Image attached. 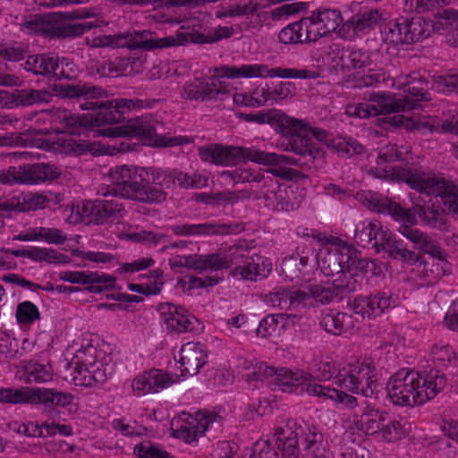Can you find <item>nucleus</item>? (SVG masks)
Returning a JSON list of instances; mask_svg holds the SVG:
<instances>
[{"label":"nucleus","instance_id":"nucleus-19","mask_svg":"<svg viewBox=\"0 0 458 458\" xmlns=\"http://www.w3.org/2000/svg\"><path fill=\"white\" fill-rule=\"evenodd\" d=\"M157 310L163 325L170 332H191L198 323V319L191 316L187 310L169 302L160 303Z\"/></svg>","mask_w":458,"mask_h":458},{"label":"nucleus","instance_id":"nucleus-42","mask_svg":"<svg viewBox=\"0 0 458 458\" xmlns=\"http://www.w3.org/2000/svg\"><path fill=\"white\" fill-rule=\"evenodd\" d=\"M31 403H43L47 406L68 407L73 403L74 396L54 388H33Z\"/></svg>","mask_w":458,"mask_h":458},{"label":"nucleus","instance_id":"nucleus-63","mask_svg":"<svg viewBox=\"0 0 458 458\" xmlns=\"http://www.w3.org/2000/svg\"><path fill=\"white\" fill-rule=\"evenodd\" d=\"M16 319L20 324H33L40 318L38 307L30 301H24L17 305Z\"/></svg>","mask_w":458,"mask_h":458},{"label":"nucleus","instance_id":"nucleus-44","mask_svg":"<svg viewBox=\"0 0 458 458\" xmlns=\"http://www.w3.org/2000/svg\"><path fill=\"white\" fill-rule=\"evenodd\" d=\"M244 119L247 122H254L259 124L270 123L272 121L278 120L284 126L289 128L294 133L300 132L301 134L302 131H307V124L304 123L303 121L281 114H275L273 112L248 114H244Z\"/></svg>","mask_w":458,"mask_h":458},{"label":"nucleus","instance_id":"nucleus-8","mask_svg":"<svg viewBox=\"0 0 458 458\" xmlns=\"http://www.w3.org/2000/svg\"><path fill=\"white\" fill-rule=\"evenodd\" d=\"M335 385L353 394L372 397L377 392V372L372 361L355 360L338 370Z\"/></svg>","mask_w":458,"mask_h":458},{"label":"nucleus","instance_id":"nucleus-38","mask_svg":"<svg viewBox=\"0 0 458 458\" xmlns=\"http://www.w3.org/2000/svg\"><path fill=\"white\" fill-rule=\"evenodd\" d=\"M385 419H386L385 411L368 405L360 415L355 414L353 416V422L356 428L366 435L374 436L379 435Z\"/></svg>","mask_w":458,"mask_h":458},{"label":"nucleus","instance_id":"nucleus-37","mask_svg":"<svg viewBox=\"0 0 458 458\" xmlns=\"http://www.w3.org/2000/svg\"><path fill=\"white\" fill-rule=\"evenodd\" d=\"M366 99L370 102L369 106L377 109V115L408 111L412 107L409 103L397 99L394 95L385 92L369 93Z\"/></svg>","mask_w":458,"mask_h":458},{"label":"nucleus","instance_id":"nucleus-53","mask_svg":"<svg viewBox=\"0 0 458 458\" xmlns=\"http://www.w3.org/2000/svg\"><path fill=\"white\" fill-rule=\"evenodd\" d=\"M417 214L420 220L428 227L437 229L442 232L449 230L448 220L443 212L431 208L420 207Z\"/></svg>","mask_w":458,"mask_h":458},{"label":"nucleus","instance_id":"nucleus-13","mask_svg":"<svg viewBox=\"0 0 458 458\" xmlns=\"http://www.w3.org/2000/svg\"><path fill=\"white\" fill-rule=\"evenodd\" d=\"M8 174L12 180V185L15 183L38 184L58 178L61 170L55 165L38 163L19 168L11 166L8 169Z\"/></svg>","mask_w":458,"mask_h":458},{"label":"nucleus","instance_id":"nucleus-43","mask_svg":"<svg viewBox=\"0 0 458 458\" xmlns=\"http://www.w3.org/2000/svg\"><path fill=\"white\" fill-rule=\"evenodd\" d=\"M386 230H383L380 222L366 219L356 225L354 240L355 242L361 247H366L371 243L372 241H375L374 246L377 247L380 235L386 233Z\"/></svg>","mask_w":458,"mask_h":458},{"label":"nucleus","instance_id":"nucleus-21","mask_svg":"<svg viewBox=\"0 0 458 458\" xmlns=\"http://www.w3.org/2000/svg\"><path fill=\"white\" fill-rule=\"evenodd\" d=\"M151 33L148 30L127 31L118 35L116 47H127L130 49H153L163 48L180 45L175 36H169L161 38H148Z\"/></svg>","mask_w":458,"mask_h":458},{"label":"nucleus","instance_id":"nucleus-17","mask_svg":"<svg viewBox=\"0 0 458 458\" xmlns=\"http://www.w3.org/2000/svg\"><path fill=\"white\" fill-rule=\"evenodd\" d=\"M362 202L369 209L377 213L391 215L396 220L406 222L412 228H414L412 225L417 223L416 215L411 209H404L396 202L376 192L365 193ZM402 225H407L403 224Z\"/></svg>","mask_w":458,"mask_h":458},{"label":"nucleus","instance_id":"nucleus-25","mask_svg":"<svg viewBox=\"0 0 458 458\" xmlns=\"http://www.w3.org/2000/svg\"><path fill=\"white\" fill-rule=\"evenodd\" d=\"M61 280L72 284H87L89 293H100L114 287L115 278L112 276L98 274L97 272L64 271L59 275Z\"/></svg>","mask_w":458,"mask_h":458},{"label":"nucleus","instance_id":"nucleus-3","mask_svg":"<svg viewBox=\"0 0 458 458\" xmlns=\"http://www.w3.org/2000/svg\"><path fill=\"white\" fill-rule=\"evenodd\" d=\"M276 383L283 392H295L301 394L317 397L323 401L330 400L335 405H342L347 409L358 406L355 396L330 386L317 382L310 373L279 369Z\"/></svg>","mask_w":458,"mask_h":458},{"label":"nucleus","instance_id":"nucleus-41","mask_svg":"<svg viewBox=\"0 0 458 458\" xmlns=\"http://www.w3.org/2000/svg\"><path fill=\"white\" fill-rule=\"evenodd\" d=\"M103 23V21L97 20L96 21H85L77 23L50 24L49 36L59 38H74L94 28L100 27Z\"/></svg>","mask_w":458,"mask_h":458},{"label":"nucleus","instance_id":"nucleus-31","mask_svg":"<svg viewBox=\"0 0 458 458\" xmlns=\"http://www.w3.org/2000/svg\"><path fill=\"white\" fill-rule=\"evenodd\" d=\"M312 255L313 249L305 245L300 247L297 255L285 258L281 265L282 273L285 278L297 284L301 282L304 276V268L308 266Z\"/></svg>","mask_w":458,"mask_h":458},{"label":"nucleus","instance_id":"nucleus-24","mask_svg":"<svg viewBox=\"0 0 458 458\" xmlns=\"http://www.w3.org/2000/svg\"><path fill=\"white\" fill-rule=\"evenodd\" d=\"M65 95L70 98H76L80 109L95 111L98 106L108 97L107 91L91 83H79L68 86Z\"/></svg>","mask_w":458,"mask_h":458},{"label":"nucleus","instance_id":"nucleus-57","mask_svg":"<svg viewBox=\"0 0 458 458\" xmlns=\"http://www.w3.org/2000/svg\"><path fill=\"white\" fill-rule=\"evenodd\" d=\"M32 389L30 388H0V403H31Z\"/></svg>","mask_w":458,"mask_h":458},{"label":"nucleus","instance_id":"nucleus-5","mask_svg":"<svg viewBox=\"0 0 458 458\" xmlns=\"http://www.w3.org/2000/svg\"><path fill=\"white\" fill-rule=\"evenodd\" d=\"M198 155L201 161L221 166H233L247 161L263 165L292 164V158L284 155L262 151L254 147L224 146L217 143L199 147Z\"/></svg>","mask_w":458,"mask_h":458},{"label":"nucleus","instance_id":"nucleus-60","mask_svg":"<svg viewBox=\"0 0 458 458\" xmlns=\"http://www.w3.org/2000/svg\"><path fill=\"white\" fill-rule=\"evenodd\" d=\"M133 454L138 458H175L150 441H143L136 445L133 449Z\"/></svg>","mask_w":458,"mask_h":458},{"label":"nucleus","instance_id":"nucleus-20","mask_svg":"<svg viewBox=\"0 0 458 458\" xmlns=\"http://www.w3.org/2000/svg\"><path fill=\"white\" fill-rule=\"evenodd\" d=\"M302 424L303 420L287 419L275 428V442L283 458H300L298 430L301 431Z\"/></svg>","mask_w":458,"mask_h":458},{"label":"nucleus","instance_id":"nucleus-59","mask_svg":"<svg viewBox=\"0 0 458 458\" xmlns=\"http://www.w3.org/2000/svg\"><path fill=\"white\" fill-rule=\"evenodd\" d=\"M388 77L387 72L382 68L369 69L366 73L354 76L355 87H373L386 81Z\"/></svg>","mask_w":458,"mask_h":458},{"label":"nucleus","instance_id":"nucleus-47","mask_svg":"<svg viewBox=\"0 0 458 458\" xmlns=\"http://www.w3.org/2000/svg\"><path fill=\"white\" fill-rule=\"evenodd\" d=\"M57 117L68 134H81L93 123L92 114H72L66 109L59 110Z\"/></svg>","mask_w":458,"mask_h":458},{"label":"nucleus","instance_id":"nucleus-51","mask_svg":"<svg viewBox=\"0 0 458 458\" xmlns=\"http://www.w3.org/2000/svg\"><path fill=\"white\" fill-rule=\"evenodd\" d=\"M112 100H104L95 110L92 126L100 127L106 124H114L121 121V112L113 105Z\"/></svg>","mask_w":458,"mask_h":458},{"label":"nucleus","instance_id":"nucleus-4","mask_svg":"<svg viewBox=\"0 0 458 458\" xmlns=\"http://www.w3.org/2000/svg\"><path fill=\"white\" fill-rule=\"evenodd\" d=\"M68 366L73 384L85 387L103 385L114 373L112 357L91 344L76 351Z\"/></svg>","mask_w":458,"mask_h":458},{"label":"nucleus","instance_id":"nucleus-30","mask_svg":"<svg viewBox=\"0 0 458 458\" xmlns=\"http://www.w3.org/2000/svg\"><path fill=\"white\" fill-rule=\"evenodd\" d=\"M170 230L182 237L227 235L233 232L232 225L224 223L175 224Z\"/></svg>","mask_w":458,"mask_h":458},{"label":"nucleus","instance_id":"nucleus-35","mask_svg":"<svg viewBox=\"0 0 458 458\" xmlns=\"http://www.w3.org/2000/svg\"><path fill=\"white\" fill-rule=\"evenodd\" d=\"M1 251L15 257L27 258L38 262L45 261L49 264H61L69 261V258L66 255L48 248L32 247L28 250L1 248Z\"/></svg>","mask_w":458,"mask_h":458},{"label":"nucleus","instance_id":"nucleus-61","mask_svg":"<svg viewBox=\"0 0 458 458\" xmlns=\"http://www.w3.org/2000/svg\"><path fill=\"white\" fill-rule=\"evenodd\" d=\"M278 369H276L272 367H268L264 363H258L253 367V370L250 371L248 374L242 375L246 380L256 381L267 384L271 382H276L277 377Z\"/></svg>","mask_w":458,"mask_h":458},{"label":"nucleus","instance_id":"nucleus-36","mask_svg":"<svg viewBox=\"0 0 458 458\" xmlns=\"http://www.w3.org/2000/svg\"><path fill=\"white\" fill-rule=\"evenodd\" d=\"M278 39L285 45L315 43L306 17L283 28L278 33Z\"/></svg>","mask_w":458,"mask_h":458},{"label":"nucleus","instance_id":"nucleus-56","mask_svg":"<svg viewBox=\"0 0 458 458\" xmlns=\"http://www.w3.org/2000/svg\"><path fill=\"white\" fill-rule=\"evenodd\" d=\"M408 31L410 33L411 44L427 38L430 36L432 24L422 17L407 19Z\"/></svg>","mask_w":458,"mask_h":458},{"label":"nucleus","instance_id":"nucleus-58","mask_svg":"<svg viewBox=\"0 0 458 458\" xmlns=\"http://www.w3.org/2000/svg\"><path fill=\"white\" fill-rule=\"evenodd\" d=\"M150 276L154 279L153 283L146 284H129V290L131 292L141 293L145 295L158 294L164 284V272L161 269H155L151 271Z\"/></svg>","mask_w":458,"mask_h":458},{"label":"nucleus","instance_id":"nucleus-45","mask_svg":"<svg viewBox=\"0 0 458 458\" xmlns=\"http://www.w3.org/2000/svg\"><path fill=\"white\" fill-rule=\"evenodd\" d=\"M24 381L28 384H42L53 380L55 372L50 363L30 360L23 365Z\"/></svg>","mask_w":458,"mask_h":458},{"label":"nucleus","instance_id":"nucleus-18","mask_svg":"<svg viewBox=\"0 0 458 458\" xmlns=\"http://www.w3.org/2000/svg\"><path fill=\"white\" fill-rule=\"evenodd\" d=\"M306 19L315 42L335 32L343 22L341 12L334 8L317 9L306 16Z\"/></svg>","mask_w":458,"mask_h":458},{"label":"nucleus","instance_id":"nucleus-2","mask_svg":"<svg viewBox=\"0 0 458 458\" xmlns=\"http://www.w3.org/2000/svg\"><path fill=\"white\" fill-rule=\"evenodd\" d=\"M445 384V377L439 370L420 372L403 369L388 379L387 396L394 405L412 407L436 397Z\"/></svg>","mask_w":458,"mask_h":458},{"label":"nucleus","instance_id":"nucleus-48","mask_svg":"<svg viewBox=\"0 0 458 458\" xmlns=\"http://www.w3.org/2000/svg\"><path fill=\"white\" fill-rule=\"evenodd\" d=\"M11 98L13 103L16 106H30L35 104L50 102L53 95L47 90L22 89H15Z\"/></svg>","mask_w":458,"mask_h":458},{"label":"nucleus","instance_id":"nucleus-12","mask_svg":"<svg viewBox=\"0 0 458 458\" xmlns=\"http://www.w3.org/2000/svg\"><path fill=\"white\" fill-rule=\"evenodd\" d=\"M229 76L240 77V79L250 78H283V79H316L318 72L306 69L295 68H269L264 64H242L238 69H227Z\"/></svg>","mask_w":458,"mask_h":458},{"label":"nucleus","instance_id":"nucleus-55","mask_svg":"<svg viewBox=\"0 0 458 458\" xmlns=\"http://www.w3.org/2000/svg\"><path fill=\"white\" fill-rule=\"evenodd\" d=\"M19 200L20 212H29L31 210L42 209L49 203V198L44 193L27 192L17 196Z\"/></svg>","mask_w":458,"mask_h":458},{"label":"nucleus","instance_id":"nucleus-33","mask_svg":"<svg viewBox=\"0 0 458 458\" xmlns=\"http://www.w3.org/2000/svg\"><path fill=\"white\" fill-rule=\"evenodd\" d=\"M58 62V57L52 55H32L27 58L23 64V68L36 75L61 78L64 75L63 72H57L59 68Z\"/></svg>","mask_w":458,"mask_h":458},{"label":"nucleus","instance_id":"nucleus-23","mask_svg":"<svg viewBox=\"0 0 458 458\" xmlns=\"http://www.w3.org/2000/svg\"><path fill=\"white\" fill-rule=\"evenodd\" d=\"M319 326L334 335H352L360 329V320L352 314L329 310L320 315Z\"/></svg>","mask_w":458,"mask_h":458},{"label":"nucleus","instance_id":"nucleus-27","mask_svg":"<svg viewBox=\"0 0 458 458\" xmlns=\"http://www.w3.org/2000/svg\"><path fill=\"white\" fill-rule=\"evenodd\" d=\"M207 360L208 350L203 344L189 342L181 347L179 362L182 375H197Z\"/></svg>","mask_w":458,"mask_h":458},{"label":"nucleus","instance_id":"nucleus-52","mask_svg":"<svg viewBox=\"0 0 458 458\" xmlns=\"http://www.w3.org/2000/svg\"><path fill=\"white\" fill-rule=\"evenodd\" d=\"M333 282L342 298L344 294L358 291L361 287L362 278L358 274L348 273V269H343V272L335 276Z\"/></svg>","mask_w":458,"mask_h":458},{"label":"nucleus","instance_id":"nucleus-39","mask_svg":"<svg viewBox=\"0 0 458 458\" xmlns=\"http://www.w3.org/2000/svg\"><path fill=\"white\" fill-rule=\"evenodd\" d=\"M286 189L283 188L277 181L272 177L267 176L265 189H260L257 198H262L266 200L267 206L281 211H287L292 205L285 199Z\"/></svg>","mask_w":458,"mask_h":458},{"label":"nucleus","instance_id":"nucleus-40","mask_svg":"<svg viewBox=\"0 0 458 458\" xmlns=\"http://www.w3.org/2000/svg\"><path fill=\"white\" fill-rule=\"evenodd\" d=\"M301 445L307 456H321L325 452L324 437L318 427L303 421L301 429Z\"/></svg>","mask_w":458,"mask_h":458},{"label":"nucleus","instance_id":"nucleus-14","mask_svg":"<svg viewBox=\"0 0 458 458\" xmlns=\"http://www.w3.org/2000/svg\"><path fill=\"white\" fill-rule=\"evenodd\" d=\"M397 298L388 293H377L369 297H358L349 304L353 316L359 318L360 323L365 318L380 316L386 310L394 307Z\"/></svg>","mask_w":458,"mask_h":458},{"label":"nucleus","instance_id":"nucleus-11","mask_svg":"<svg viewBox=\"0 0 458 458\" xmlns=\"http://www.w3.org/2000/svg\"><path fill=\"white\" fill-rule=\"evenodd\" d=\"M239 257L232 259L230 275L236 279L257 281L268 276L272 269L271 262L259 255H250L242 246L234 244V250Z\"/></svg>","mask_w":458,"mask_h":458},{"label":"nucleus","instance_id":"nucleus-22","mask_svg":"<svg viewBox=\"0 0 458 458\" xmlns=\"http://www.w3.org/2000/svg\"><path fill=\"white\" fill-rule=\"evenodd\" d=\"M392 87L403 89L405 96L401 99L412 106L410 110L415 107L416 102L430 100L428 81L416 72L398 76L393 80Z\"/></svg>","mask_w":458,"mask_h":458},{"label":"nucleus","instance_id":"nucleus-54","mask_svg":"<svg viewBox=\"0 0 458 458\" xmlns=\"http://www.w3.org/2000/svg\"><path fill=\"white\" fill-rule=\"evenodd\" d=\"M345 261V269H348V273L358 274L362 279L363 276L369 272L372 275L376 274L377 267L374 261L358 256L352 247H351L350 259H346Z\"/></svg>","mask_w":458,"mask_h":458},{"label":"nucleus","instance_id":"nucleus-62","mask_svg":"<svg viewBox=\"0 0 458 458\" xmlns=\"http://www.w3.org/2000/svg\"><path fill=\"white\" fill-rule=\"evenodd\" d=\"M451 0H403L405 13H424L432 11L440 4L446 5Z\"/></svg>","mask_w":458,"mask_h":458},{"label":"nucleus","instance_id":"nucleus-32","mask_svg":"<svg viewBox=\"0 0 458 458\" xmlns=\"http://www.w3.org/2000/svg\"><path fill=\"white\" fill-rule=\"evenodd\" d=\"M143 69L144 62L140 58L119 57L113 62L104 63L98 72L106 77L133 76Z\"/></svg>","mask_w":458,"mask_h":458},{"label":"nucleus","instance_id":"nucleus-7","mask_svg":"<svg viewBox=\"0 0 458 458\" xmlns=\"http://www.w3.org/2000/svg\"><path fill=\"white\" fill-rule=\"evenodd\" d=\"M386 177L393 181L404 182L411 188L441 197L448 211L458 216V184L442 177L429 176L417 169L393 166L386 171Z\"/></svg>","mask_w":458,"mask_h":458},{"label":"nucleus","instance_id":"nucleus-50","mask_svg":"<svg viewBox=\"0 0 458 458\" xmlns=\"http://www.w3.org/2000/svg\"><path fill=\"white\" fill-rule=\"evenodd\" d=\"M123 207L116 199H98L96 200L95 222L105 224L121 216Z\"/></svg>","mask_w":458,"mask_h":458},{"label":"nucleus","instance_id":"nucleus-6","mask_svg":"<svg viewBox=\"0 0 458 458\" xmlns=\"http://www.w3.org/2000/svg\"><path fill=\"white\" fill-rule=\"evenodd\" d=\"M398 232L414 244L415 248L430 255L428 259L416 263L412 269L413 277L420 280L421 284H432L448 269L449 263L445 259V251L426 233L409 225H400Z\"/></svg>","mask_w":458,"mask_h":458},{"label":"nucleus","instance_id":"nucleus-1","mask_svg":"<svg viewBox=\"0 0 458 458\" xmlns=\"http://www.w3.org/2000/svg\"><path fill=\"white\" fill-rule=\"evenodd\" d=\"M109 193L141 203L158 204L166 199L165 190L176 183L182 189H202L208 176L195 172L165 171L157 167L117 165L109 170Z\"/></svg>","mask_w":458,"mask_h":458},{"label":"nucleus","instance_id":"nucleus-15","mask_svg":"<svg viewBox=\"0 0 458 458\" xmlns=\"http://www.w3.org/2000/svg\"><path fill=\"white\" fill-rule=\"evenodd\" d=\"M177 381V377L161 369H152L137 375L131 386L134 395L142 396L151 393H158L171 386Z\"/></svg>","mask_w":458,"mask_h":458},{"label":"nucleus","instance_id":"nucleus-64","mask_svg":"<svg viewBox=\"0 0 458 458\" xmlns=\"http://www.w3.org/2000/svg\"><path fill=\"white\" fill-rule=\"evenodd\" d=\"M405 432V428L400 421L390 420L386 416L378 436L388 442H393L403 437Z\"/></svg>","mask_w":458,"mask_h":458},{"label":"nucleus","instance_id":"nucleus-46","mask_svg":"<svg viewBox=\"0 0 458 458\" xmlns=\"http://www.w3.org/2000/svg\"><path fill=\"white\" fill-rule=\"evenodd\" d=\"M220 418L215 412L199 411L196 416V424L189 423L181 427V431L186 442L196 440L199 437L203 436L209 425L216 421Z\"/></svg>","mask_w":458,"mask_h":458},{"label":"nucleus","instance_id":"nucleus-10","mask_svg":"<svg viewBox=\"0 0 458 458\" xmlns=\"http://www.w3.org/2000/svg\"><path fill=\"white\" fill-rule=\"evenodd\" d=\"M100 134L109 138H141L162 147L182 145V141L178 138L157 139V129L154 121L148 116H140L128 121L125 124L107 127L99 131Z\"/></svg>","mask_w":458,"mask_h":458},{"label":"nucleus","instance_id":"nucleus-26","mask_svg":"<svg viewBox=\"0 0 458 458\" xmlns=\"http://www.w3.org/2000/svg\"><path fill=\"white\" fill-rule=\"evenodd\" d=\"M380 20L381 13L377 9L359 12L339 28L337 34L343 38L351 39L360 33H368Z\"/></svg>","mask_w":458,"mask_h":458},{"label":"nucleus","instance_id":"nucleus-16","mask_svg":"<svg viewBox=\"0 0 458 458\" xmlns=\"http://www.w3.org/2000/svg\"><path fill=\"white\" fill-rule=\"evenodd\" d=\"M351 246L345 242L334 247L322 246L317 253V263L327 277H335L345 269L346 259H350Z\"/></svg>","mask_w":458,"mask_h":458},{"label":"nucleus","instance_id":"nucleus-28","mask_svg":"<svg viewBox=\"0 0 458 458\" xmlns=\"http://www.w3.org/2000/svg\"><path fill=\"white\" fill-rule=\"evenodd\" d=\"M48 148L54 152L81 156L88 152L97 154L98 148L93 142L76 140L65 133H58L54 138L46 140Z\"/></svg>","mask_w":458,"mask_h":458},{"label":"nucleus","instance_id":"nucleus-34","mask_svg":"<svg viewBox=\"0 0 458 458\" xmlns=\"http://www.w3.org/2000/svg\"><path fill=\"white\" fill-rule=\"evenodd\" d=\"M233 34V28L227 26H218L210 31L207 36L199 34L194 30L185 28L182 26L179 31H177V39L180 45H183L188 42L195 44L203 43H213L223 38H228Z\"/></svg>","mask_w":458,"mask_h":458},{"label":"nucleus","instance_id":"nucleus-29","mask_svg":"<svg viewBox=\"0 0 458 458\" xmlns=\"http://www.w3.org/2000/svg\"><path fill=\"white\" fill-rule=\"evenodd\" d=\"M234 250V244L220 248L216 252L209 254H196L195 271H218L232 267V259L239 257Z\"/></svg>","mask_w":458,"mask_h":458},{"label":"nucleus","instance_id":"nucleus-9","mask_svg":"<svg viewBox=\"0 0 458 458\" xmlns=\"http://www.w3.org/2000/svg\"><path fill=\"white\" fill-rule=\"evenodd\" d=\"M227 69H238V66L221 65L215 67L212 76L186 82L182 87V98L202 102L217 99L224 100L228 98L231 95V88L222 79H240V77L229 76Z\"/></svg>","mask_w":458,"mask_h":458},{"label":"nucleus","instance_id":"nucleus-49","mask_svg":"<svg viewBox=\"0 0 458 458\" xmlns=\"http://www.w3.org/2000/svg\"><path fill=\"white\" fill-rule=\"evenodd\" d=\"M309 289L311 292L314 307L330 304L340 298L333 280L310 284Z\"/></svg>","mask_w":458,"mask_h":458}]
</instances>
